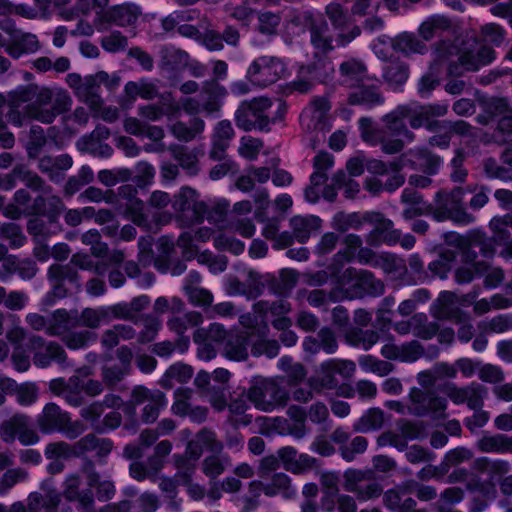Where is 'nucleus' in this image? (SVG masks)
Here are the masks:
<instances>
[{"instance_id": "nucleus-13", "label": "nucleus", "mask_w": 512, "mask_h": 512, "mask_svg": "<svg viewBox=\"0 0 512 512\" xmlns=\"http://www.w3.org/2000/svg\"><path fill=\"white\" fill-rule=\"evenodd\" d=\"M194 385L215 411L221 412L228 406L229 389L211 384L210 373L207 371L200 370L196 374Z\"/></svg>"}, {"instance_id": "nucleus-41", "label": "nucleus", "mask_w": 512, "mask_h": 512, "mask_svg": "<svg viewBox=\"0 0 512 512\" xmlns=\"http://www.w3.org/2000/svg\"><path fill=\"white\" fill-rule=\"evenodd\" d=\"M47 278L50 282H65L78 283L79 274L76 268L73 267L71 261L68 264H52L47 271Z\"/></svg>"}, {"instance_id": "nucleus-28", "label": "nucleus", "mask_w": 512, "mask_h": 512, "mask_svg": "<svg viewBox=\"0 0 512 512\" xmlns=\"http://www.w3.org/2000/svg\"><path fill=\"white\" fill-rule=\"evenodd\" d=\"M194 369L191 365L183 362H176L172 364L164 373L160 380V385L163 388L171 389L174 382L187 383L193 376Z\"/></svg>"}, {"instance_id": "nucleus-35", "label": "nucleus", "mask_w": 512, "mask_h": 512, "mask_svg": "<svg viewBox=\"0 0 512 512\" xmlns=\"http://www.w3.org/2000/svg\"><path fill=\"white\" fill-rule=\"evenodd\" d=\"M253 311L262 319L266 318L269 314L276 318L288 314L291 311V305L283 299L273 302L261 300L253 305Z\"/></svg>"}, {"instance_id": "nucleus-47", "label": "nucleus", "mask_w": 512, "mask_h": 512, "mask_svg": "<svg viewBox=\"0 0 512 512\" xmlns=\"http://www.w3.org/2000/svg\"><path fill=\"white\" fill-rule=\"evenodd\" d=\"M71 264L73 267H78L82 270L93 271L96 275L102 276L106 273L108 264L103 261L95 262L90 255L85 253H75L71 257Z\"/></svg>"}, {"instance_id": "nucleus-12", "label": "nucleus", "mask_w": 512, "mask_h": 512, "mask_svg": "<svg viewBox=\"0 0 512 512\" xmlns=\"http://www.w3.org/2000/svg\"><path fill=\"white\" fill-rule=\"evenodd\" d=\"M495 59V51L487 46H481L477 50L462 52L458 57V63H450L448 74L461 76L464 71H477L481 67L490 64Z\"/></svg>"}, {"instance_id": "nucleus-20", "label": "nucleus", "mask_w": 512, "mask_h": 512, "mask_svg": "<svg viewBox=\"0 0 512 512\" xmlns=\"http://www.w3.org/2000/svg\"><path fill=\"white\" fill-rule=\"evenodd\" d=\"M249 488H262L263 493L268 497H273L277 494H283L285 497H290L294 492L291 490V479L283 473H274L271 476L269 483L261 481H252L249 483Z\"/></svg>"}, {"instance_id": "nucleus-31", "label": "nucleus", "mask_w": 512, "mask_h": 512, "mask_svg": "<svg viewBox=\"0 0 512 512\" xmlns=\"http://www.w3.org/2000/svg\"><path fill=\"white\" fill-rule=\"evenodd\" d=\"M451 28V21L442 15H433L427 18L419 27V35L426 41L431 40L443 31Z\"/></svg>"}, {"instance_id": "nucleus-7", "label": "nucleus", "mask_w": 512, "mask_h": 512, "mask_svg": "<svg viewBox=\"0 0 512 512\" xmlns=\"http://www.w3.org/2000/svg\"><path fill=\"white\" fill-rule=\"evenodd\" d=\"M3 442L11 444L16 437L24 446L35 445L40 441L37 431L31 426V419L23 413H16L0 424Z\"/></svg>"}, {"instance_id": "nucleus-60", "label": "nucleus", "mask_w": 512, "mask_h": 512, "mask_svg": "<svg viewBox=\"0 0 512 512\" xmlns=\"http://www.w3.org/2000/svg\"><path fill=\"white\" fill-rule=\"evenodd\" d=\"M343 243L346 249L335 254V260L341 264L351 262L355 257V252L359 251L363 242L360 236L348 234L344 237Z\"/></svg>"}, {"instance_id": "nucleus-6", "label": "nucleus", "mask_w": 512, "mask_h": 512, "mask_svg": "<svg viewBox=\"0 0 512 512\" xmlns=\"http://www.w3.org/2000/svg\"><path fill=\"white\" fill-rule=\"evenodd\" d=\"M172 207L184 226L202 222L208 212L207 205L198 200L197 192L189 187H183L174 196Z\"/></svg>"}, {"instance_id": "nucleus-18", "label": "nucleus", "mask_w": 512, "mask_h": 512, "mask_svg": "<svg viewBox=\"0 0 512 512\" xmlns=\"http://www.w3.org/2000/svg\"><path fill=\"white\" fill-rule=\"evenodd\" d=\"M478 248L480 254L484 257H491L494 254V245L486 234L478 229L467 232V249L465 252V261L474 262L477 258Z\"/></svg>"}, {"instance_id": "nucleus-61", "label": "nucleus", "mask_w": 512, "mask_h": 512, "mask_svg": "<svg viewBox=\"0 0 512 512\" xmlns=\"http://www.w3.org/2000/svg\"><path fill=\"white\" fill-rule=\"evenodd\" d=\"M439 67L437 61H433L429 72L421 77L418 82V92L422 97L428 96L439 84Z\"/></svg>"}, {"instance_id": "nucleus-45", "label": "nucleus", "mask_w": 512, "mask_h": 512, "mask_svg": "<svg viewBox=\"0 0 512 512\" xmlns=\"http://www.w3.org/2000/svg\"><path fill=\"white\" fill-rule=\"evenodd\" d=\"M140 11L135 5H119L109 12V18L119 26H128L136 22Z\"/></svg>"}, {"instance_id": "nucleus-27", "label": "nucleus", "mask_w": 512, "mask_h": 512, "mask_svg": "<svg viewBox=\"0 0 512 512\" xmlns=\"http://www.w3.org/2000/svg\"><path fill=\"white\" fill-rule=\"evenodd\" d=\"M391 46L395 51L401 52L405 56L424 54L427 51L425 43L419 40L414 34L407 32L391 39Z\"/></svg>"}, {"instance_id": "nucleus-49", "label": "nucleus", "mask_w": 512, "mask_h": 512, "mask_svg": "<svg viewBox=\"0 0 512 512\" xmlns=\"http://www.w3.org/2000/svg\"><path fill=\"white\" fill-rule=\"evenodd\" d=\"M347 341L354 346H362L369 350L379 341V333L375 330H352L347 334Z\"/></svg>"}, {"instance_id": "nucleus-36", "label": "nucleus", "mask_w": 512, "mask_h": 512, "mask_svg": "<svg viewBox=\"0 0 512 512\" xmlns=\"http://www.w3.org/2000/svg\"><path fill=\"white\" fill-rule=\"evenodd\" d=\"M219 454L215 453L214 455L207 456L201 463L202 472L212 480L222 475L226 468L231 465L229 456Z\"/></svg>"}, {"instance_id": "nucleus-5", "label": "nucleus", "mask_w": 512, "mask_h": 512, "mask_svg": "<svg viewBox=\"0 0 512 512\" xmlns=\"http://www.w3.org/2000/svg\"><path fill=\"white\" fill-rule=\"evenodd\" d=\"M344 489L353 493L359 501H368L378 498L383 488L375 479L371 469H348L344 472Z\"/></svg>"}, {"instance_id": "nucleus-25", "label": "nucleus", "mask_w": 512, "mask_h": 512, "mask_svg": "<svg viewBox=\"0 0 512 512\" xmlns=\"http://www.w3.org/2000/svg\"><path fill=\"white\" fill-rule=\"evenodd\" d=\"M321 223V219L316 216H294L290 219V227L300 243L306 242L313 231L319 230Z\"/></svg>"}, {"instance_id": "nucleus-32", "label": "nucleus", "mask_w": 512, "mask_h": 512, "mask_svg": "<svg viewBox=\"0 0 512 512\" xmlns=\"http://www.w3.org/2000/svg\"><path fill=\"white\" fill-rule=\"evenodd\" d=\"M109 310L106 307L85 308L78 315V327H87L90 329L98 328L102 323H109Z\"/></svg>"}, {"instance_id": "nucleus-10", "label": "nucleus", "mask_w": 512, "mask_h": 512, "mask_svg": "<svg viewBox=\"0 0 512 512\" xmlns=\"http://www.w3.org/2000/svg\"><path fill=\"white\" fill-rule=\"evenodd\" d=\"M343 285L350 284L355 295H369L373 297L380 296L384 293L385 285L377 279L373 273L367 270H357L355 268H347L341 277Z\"/></svg>"}, {"instance_id": "nucleus-26", "label": "nucleus", "mask_w": 512, "mask_h": 512, "mask_svg": "<svg viewBox=\"0 0 512 512\" xmlns=\"http://www.w3.org/2000/svg\"><path fill=\"white\" fill-rule=\"evenodd\" d=\"M39 47V41L34 34L21 33L13 37L11 43L6 47V52L17 59L23 54L36 52Z\"/></svg>"}, {"instance_id": "nucleus-56", "label": "nucleus", "mask_w": 512, "mask_h": 512, "mask_svg": "<svg viewBox=\"0 0 512 512\" xmlns=\"http://www.w3.org/2000/svg\"><path fill=\"white\" fill-rule=\"evenodd\" d=\"M44 455L47 459L58 460L78 456V452L75 451L74 445L64 441H57L46 445Z\"/></svg>"}, {"instance_id": "nucleus-34", "label": "nucleus", "mask_w": 512, "mask_h": 512, "mask_svg": "<svg viewBox=\"0 0 512 512\" xmlns=\"http://www.w3.org/2000/svg\"><path fill=\"white\" fill-rule=\"evenodd\" d=\"M374 268H380L385 274L403 276L407 272L405 261L391 253H381L374 263Z\"/></svg>"}, {"instance_id": "nucleus-55", "label": "nucleus", "mask_w": 512, "mask_h": 512, "mask_svg": "<svg viewBox=\"0 0 512 512\" xmlns=\"http://www.w3.org/2000/svg\"><path fill=\"white\" fill-rule=\"evenodd\" d=\"M15 178L21 180L28 188L35 191H42L46 194L51 192L50 187H45L43 180L34 172L25 169L24 167H17L13 169Z\"/></svg>"}, {"instance_id": "nucleus-50", "label": "nucleus", "mask_w": 512, "mask_h": 512, "mask_svg": "<svg viewBox=\"0 0 512 512\" xmlns=\"http://www.w3.org/2000/svg\"><path fill=\"white\" fill-rule=\"evenodd\" d=\"M364 222V215L339 212L333 218V227L339 232H346L349 229H359Z\"/></svg>"}, {"instance_id": "nucleus-40", "label": "nucleus", "mask_w": 512, "mask_h": 512, "mask_svg": "<svg viewBox=\"0 0 512 512\" xmlns=\"http://www.w3.org/2000/svg\"><path fill=\"white\" fill-rule=\"evenodd\" d=\"M189 55L173 46H163L160 49V64L162 68L174 70L188 61Z\"/></svg>"}, {"instance_id": "nucleus-16", "label": "nucleus", "mask_w": 512, "mask_h": 512, "mask_svg": "<svg viewBox=\"0 0 512 512\" xmlns=\"http://www.w3.org/2000/svg\"><path fill=\"white\" fill-rule=\"evenodd\" d=\"M338 81L341 85L349 88L359 87L365 80L367 67L363 61L356 58H349L339 65Z\"/></svg>"}, {"instance_id": "nucleus-30", "label": "nucleus", "mask_w": 512, "mask_h": 512, "mask_svg": "<svg viewBox=\"0 0 512 512\" xmlns=\"http://www.w3.org/2000/svg\"><path fill=\"white\" fill-rule=\"evenodd\" d=\"M456 301V295L449 291H444L440 293L436 304L434 316L438 319H450L457 322H460V313L459 309H452L451 306L454 305Z\"/></svg>"}, {"instance_id": "nucleus-48", "label": "nucleus", "mask_w": 512, "mask_h": 512, "mask_svg": "<svg viewBox=\"0 0 512 512\" xmlns=\"http://www.w3.org/2000/svg\"><path fill=\"white\" fill-rule=\"evenodd\" d=\"M174 463L177 481L182 485H189L196 470V461L182 455H174Z\"/></svg>"}, {"instance_id": "nucleus-19", "label": "nucleus", "mask_w": 512, "mask_h": 512, "mask_svg": "<svg viewBox=\"0 0 512 512\" xmlns=\"http://www.w3.org/2000/svg\"><path fill=\"white\" fill-rule=\"evenodd\" d=\"M67 358L64 348L59 343L51 341L47 342L45 349L33 354V363L37 367L46 368L54 361L65 368L69 366Z\"/></svg>"}, {"instance_id": "nucleus-33", "label": "nucleus", "mask_w": 512, "mask_h": 512, "mask_svg": "<svg viewBox=\"0 0 512 512\" xmlns=\"http://www.w3.org/2000/svg\"><path fill=\"white\" fill-rule=\"evenodd\" d=\"M348 101L352 105L374 106L384 102V97L375 86H362L355 92H352Z\"/></svg>"}, {"instance_id": "nucleus-54", "label": "nucleus", "mask_w": 512, "mask_h": 512, "mask_svg": "<svg viewBox=\"0 0 512 512\" xmlns=\"http://www.w3.org/2000/svg\"><path fill=\"white\" fill-rule=\"evenodd\" d=\"M308 385L312 389L319 392L323 389H335L338 386V380L331 371L324 369V363H321L318 370V375L308 379Z\"/></svg>"}, {"instance_id": "nucleus-15", "label": "nucleus", "mask_w": 512, "mask_h": 512, "mask_svg": "<svg viewBox=\"0 0 512 512\" xmlns=\"http://www.w3.org/2000/svg\"><path fill=\"white\" fill-rule=\"evenodd\" d=\"M415 111L417 113H423V116L420 117L419 121L421 123V127H425L427 130L431 132H441L448 131V123L449 121H439L434 120V117H441L446 115L448 111L447 105L442 104H415Z\"/></svg>"}, {"instance_id": "nucleus-51", "label": "nucleus", "mask_w": 512, "mask_h": 512, "mask_svg": "<svg viewBox=\"0 0 512 512\" xmlns=\"http://www.w3.org/2000/svg\"><path fill=\"white\" fill-rule=\"evenodd\" d=\"M166 400L163 392L154 391V396L145 404L141 419L145 423H153L159 416L160 410L165 406Z\"/></svg>"}, {"instance_id": "nucleus-53", "label": "nucleus", "mask_w": 512, "mask_h": 512, "mask_svg": "<svg viewBox=\"0 0 512 512\" xmlns=\"http://www.w3.org/2000/svg\"><path fill=\"white\" fill-rule=\"evenodd\" d=\"M384 422V412L379 408H371L360 418L356 429L364 432L378 430Z\"/></svg>"}, {"instance_id": "nucleus-64", "label": "nucleus", "mask_w": 512, "mask_h": 512, "mask_svg": "<svg viewBox=\"0 0 512 512\" xmlns=\"http://www.w3.org/2000/svg\"><path fill=\"white\" fill-rule=\"evenodd\" d=\"M483 171L488 178L503 181L512 180V169L499 165L494 158H486L483 160Z\"/></svg>"}, {"instance_id": "nucleus-3", "label": "nucleus", "mask_w": 512, "mask_h": 512, "mask_svg": "<svg viewBox=\"0 0 512 512\" xmlns=\"http://www.w3.org/2000/svg\"><path fill=\"white\" fill-rule=\"evenodd\" d=\"M246 396L256 409L263 412L284 407L289 400L288 391L273 378H255Z\"/></svg>"}, {"instance_id": "nucleus-57", "label": "nucleus", "mask_w": 512, "mask_h": 512, "mask_svg": "<svg viewBox=\"0 0 512 512\" xmlns=\"http://www.w3.org/2000/svg\"><path fill=\"white\" fill-rule=\"evenodd\" d=\"M129 369L120 365L114 364L110 366H103L101 369V378L104 385L110 389L117 386L128 374Z\"/></svg>"}, {"instance_id": "nucleus-58", "label": "nucleus", "mask_w": 512, "mask_h": 512, "mask_svg": "<svg viewBox=\"0 0 512 512\" xmlns=\"http://www.w3.org/2000/svg\"><path fill=\"white\" fill-rule=\"evenodd\" d=\"M83 391V380L78 376H71L67 380V389L64 400L73 407H79L85 401L84 396L82 395Z\"/></svg>"}, {"instance_id": "nucleus-17", "label": "nucleus", "mask_w": 512, "mask_h": 512, "mask_svg": "<svg viewBox=\"0 0 512 512\" xmlns=\"http://www.w3.org/2000/svg\"><path fill=\"white\" fill-rule=\"evenodd\" d=\"M310 40L313 47L326 54L334 49L333 38L330 34L328 23L324 19L309 17Z\"/></svg>"}, {"instance_id": "nucleus-4", "label": "nucleus", "mask_w": 512, "mask_h": 512, "mask_svg": "<svg viewBox=\"0 0 512 512\" xmlns=\"http://www.w3.org/2000/svg\"><path fill=\"white\" fill-rule=\"evenodd\" d=\"M271 106V101L266 97L242 102L235 112L237 127L244 131L268 130L270 118L267 112Z\"/></svg>"}, {"instance_id": "nucleus-22", "label": "nucleus", "mask_w": 512, "mask_h": 512, "mask_svg": "<svg viewBox=\"0 0 512 512\" xmlns=\"http://www.w3.org/2000/svg\"><path fill=\"white\" fill-rule=\"evenodd\" d=\"M78 327V313L77 311H66V310H56L51 320L49 321V325L47 326V334L49 336H60L64 332Z\"/></svg>"}, {"instance_id": "nucleus-44", "label": "nucleus", "mask_w": 512, "mask_h": 512, "mask_svg": "<svg viewBox=\"0 0 512 512\" xmlns=\"http://www.w3.org/2000/svg\"><path fill=\"white\" fill-rule=\"evenodd\" d=\"M412 325L414 335L424 340L433 338L439 330L438 324L429 322L427 315L424 313L414 314L412 316Z\"/></svg>"}, {"instance_id": "nucleus-62", "label": "nucleus", "mask_w": 512, "mask_h": 512, "mask_svg": "<svg viewBox=\"0 0 512 512\" xmlns=\"http://www.w3.org/2000/svg\"><path fill=\"white\" fill-rule=\"evenodd\" d=\"M28 473L23 468L8 469L0 478V495L6 494L16 484L27 479Z\"/></svg>"}, {"instance_id": "nucleus-1", "label": "nucleus", "mask_w": 512, "mask_h": 512, "mask_svg": "<svg viewBox=\"0 0 512 512\" xmlns=\"http://www.w3.org/2000/svg\"><path fill=\"white\" fill-rule=\"evenodd\" d=\"M464 193L462 187L439 190L433 201L426 206V214L431 215L438 222L451 220L461 225L473 223L475 217L468 213L465 208Z\"/></svg>"}, {"instance_id": "nucleus-29", "label": "nucleus", "mask_w": 512, "mask_h": 512, "mask_svg": "<svg viewBox=\"0 0 512 512\" xmlns=\"http://www.w3.org/2000/svg\"><path fill=\"white\" fill-rule=\"evenodd\" d=\"M475 468L481 473H487L491 479L499 480L505 477L511 470L510 463L502 459L479 458L475 461Z\"/></svg>"}, {"instance_id": "nucleus-63", "label": "nucleus", "mask_w": 512, "mask_h": 512, "mask_svg": "<svg viewBox=\"0 0 512 512\" xmlns=\"http://www.w3.org/2000/svg\"><path fill=\"white\" fill-rule=\"evenodd\" d=\"M479 327L485 333H504L512 330V315H498L490 320L483 321Z\"/></svg>"}, {"instance_id": "nucleus-8", "label": "nucleus", "mask_w": 512, "mask_h": 512, "mask_svg": "<svg viewBox=\"0 0 512 512\" xmlns=\"http://www.w3.org/2000/svg\"><path fill=\"white\" fill-rule=\"evenodd\" d=\"M415 104L416 103L399 105L382 118L389 132L402 135L408 142L414 140L415 134L407 128L404 120L408 119L412 129H419L421 125L419 119L423 116V113H417V111H415Z\"/></svg>"}, {"instance_id": "nucleus-37", "label": "nucleus", "mask_w": 512, "mask_h": 512, "mask_svg": "<svg viewBox=\"0 0 512 512\" xmlns=\"http://www.w3.org/2000/svg\"><path fill=\"white\" fill-rule=\"evenodd\" d=\"M169 151L189 175H196L198 173V157L193 151L179 145L170 146Z\"/></svg>"}, {"instance_id": "nucleus-21", "label": "nucleus", "mask_w": 512, "mask_h": 512, "mask_svg": "<svg viewBox=\"0 0 512 512\" xmlns=\"http://www.w3.org/2000/svg\"><path fill=\"white\" fill-rule=\"evenodd\" d=\"M248 336L246 333L229 332L223 344V355L233 361L248 358Z\"/></svg>"}, {"instance_id": "nucleus-9", "label": "nucleus", "mask_w": 512, "mask_h": 512, "mask_svg": "<svg viewBox=\"0 0 512 512\" xmlns=\"http://www.w3.org/2000/svg\"><path fill=\"white\" fill-rule=\"evenodd\" d=\"M285 73L281 59L261 56L254 60L247 71V78L255 85L266 87L278 81Z\"/></svg>"}, {"instance_id": "nucleus-52", "label": "nucleus", "mask_w": 512, "mask_h": 512, "mask_svg": "<svg viewBox=\"0 0 512 512\" xmlns=\"http://www.w3.org/2000/svg\"><path fill=\"white\" fill-rule=\"evenodd\" d=\"M143 324V329L138 335V341L140 343H148L155 339L160 328L161 320L153 314H144L140 317Z\"/></svg>"}, {"instance_id": "nucleus-24", "label": "nucleus", "mask_w": 512, "mask_h": 512, "mask_svg": "<svg viewBox=\"0 0 512 512\" xmlns=\"http://www.w3.org/2000/svg\"><path fill=\"white\" fill-rule=\"evenodd\" d=\"M476 445L483 453L512 454V436L505 434L484 435Z\"/></svg>"}, {"instance_id": "nucleus-42", "label": "nucleus", "mask_w": 512, "mask_h": 512, "mask_svg": "<svg viewBox=\"0 0 512 512\" xmlns=\"http://www.w3.org/2000/svg\"><path fill=\"white\" fill-rule=\"evenodd\" d=\"M99 88L95 78L92 76L86 77L77 96L92 109H97L102 104V99L98 94Z\"/></svg>"}, {"instance_id": "nucleus-14", "label": "nucleus", "mask_w": 512, "mask_h": 512, "mask_svg": "<svg viewBox=\"0 0 512 512\" xmlns=\"http://www.w3.org/2000/svg\"><path fill=\"white\" fill-rule=\"evenodd\" d=\"M32 92L35 94L36 98L32 103L26 106L25 111L29 118L38 121V116L42 112L49 111L47 106L51 104L53 100L54 90L47 87L38 89L36 86H29L20 92L19 100L23 102L30 100Z\"/></svg>"}, {"instance_id": "nucleus-39", "label": "nucleus", "mask_w": 512, "mask_h": 512, "mask_svg": "<svg viewBox=\"0 0 512 512\" xmlns=\"http://www.w3.org/2000/svg\"><path fill=\"white\" fill-rule=\"evenodd\" d=\"M409 77V66L401 61L390 63L383 72L384 80L392 87L402 86Z\"/></svg>"}, {"instance_id": "nucleus-46", "label": "nucleus", "mask_w": 512, "mask_h": 512, "mask_svg": "<svg viewBox=\"0 0 512 512\" xmlns=\"http://www.w3.org/2000/svg\"><path fill=\"white\" fill-rule=\"evenodd\" d=\"M278 365L279 368L285 372L287 382L290 386L297 385L306 377L307 372L305 367L299 362H294L290 357H282Z\"/></svg>"}, {"instance_id": "nucleus-11", "label": "nucleus", "mask_w": 512, "mask_h": 512, "mask_svg": "<svg viewBox=\"0 0 512 512\" xmlns=\"http://www.w3.org/2000/svg\"><path fill=\"white\" fill-rule=\"evenodd\" d=\"M366 222L374 228L366 236V242L370 246H380L382 243L393 245L399 242L401 233L394 229L393 222L379 212H367L364 214Z\"/></svg>"}, {"instance_id": "nucleus-2", "label": "nucleus", "mask_w": 512, "mask_h": 512, "mask_svg": "<svg viewBox=\"0 0 512 512\" xmlns=\"http://www.w3.org/2000/svg\"><path fill=\"white\" fill-rule=\"evenodd\" d=\"M36 424L43 434L61 432L70 440L76 439L87 429L82 421H73L67 411L52 402L44 405L36 418Z\"/></svg>"}, {"instance_id": "nucleus-59", "label": "nucleus", "mask_w": 512, "mask_h": 512, "mask_svg": "<svg viewBox=\"0 0 512 512\" xmlns=\"http://www.w3.org/2000/svg\"><path fill=\"white\" fill-rule=\"evenodd\" d=\"M464 499V490L460 487H450L445 489L436 502L438 512L452 510V506L460 503Z\"/></svg>"}, {"instance_id": "nucleus-43", "label": "nucleus", "mask_w": 512, "mask_h": 512, "mask_svg": "<svg viewBox=\"0 0 512 512\" xmlns=\"http://www.w3.org/2000/svg\"><path fill=\"white\" fill-rule=\"evenodd\" d=\"M189 344V338L187 336H181L175 342L165 340L155 343L152 346V352L159 357H169L176 350L183 354L188 350Z\"/></svg>"}, {"instance_id": "nucleus-38", "label": "nucleus", "mask_w": 512, "mask_h": 512, "mask_svg": "<svg viewBox=\"0 0 512 512\" xmlns=\"http://www.w3.org/2000/svg\"><path fill=\"white\" fill-rule=\"evenodd\" d=\"M431 395L432 392H426L419 388H412L409 393V404L407 405L408 414L418 417L427 415V406Z\"/></svg>"}, {"instance_id": "nucleus-23", "label": "nucleus", "mask_w": 512, "mask_h": 512, "mask_svg": "<svg viewBox=\"0 0 512 512\" xmlns=\"http://www.w3.org/2000/svg\"><path fill=\"white\" fill-rule=\"evenodd\" d=\"M72 106V98L66 90L54 89L53 100L49 111L42 112L38 116V121L46 124L52 123L55 118L68 110Z\"/></svg>"}]
</instances>
